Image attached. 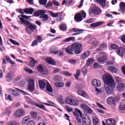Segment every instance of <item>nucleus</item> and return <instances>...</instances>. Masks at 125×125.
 I'll list each match as a JSON object with an SVG mask.
<instances>
[{"mask_svg": "<svg viewBox=\"0 0 125 125\" xmlns=\"http://www.w3.org/2000/svg\"><path fill=\"white\" fill-rule=\"evenodd\" d=\"M36 39L37 40L38 42H42V38L40 36H38L36 37Z\"/></svg>", "mask_w": 125, "mask_h": 125, "instance_id": "obj_59", "label": "nucleus"}, {"mask_svg": "<svg viewBox=\"0 0 125 125\" xmlns=\"http://www.w3.org/2000/svg\"><path fill=\"white\" fill-rule=\"evenodd\" d=\"M49 14L50 16L52 17H54L56 18V17H59V18H61L62 17V13H53L51 11H49Z\"/></svg>", "mask_w": 125, "mask_h": 125, "instance_id": "obj_18", "label": "nucleus"}, {"mask_svg": "<svg viewBox=\"0 0 125 125\" xmlns=\"http://www.w3.org/2000/svg\"><path fill=\"white\" fill-rule=\"evenodd\" d=\"M24 71H25V72H26L27 73H28V74H33V71L32 70V69H30L27 67H25L24 68Z\"/></svg>", "mask_w": 125, "mask_h": 125, "instance_id": "obj_51", "label": "nucleus"}, {"mask_svg": "<svg viewBox=\"0 0 125 125\" xmlns=\"http://www.w3.org/2000/svg\"><path fill=\"white\" fill-rule=\"evenodd\" d=\"M68 62L70 64H72V65H76V64H77V61H76V60H69Z\"/></svg>", "mask_w": 125, "mask_h": 125, "instance_id": "obj_53", "label": "nucleus"}, {"mask_svg": "<svg viewBox=\"0 0 125 125\" xmlns=\"http://www.w3.org/2000/svg\"><path fill=\"white\" fill-rule=\"evenodd\" d=\"M66 53L68 54L73 55V52L74 51V48L73 47V44L68 45L67 47L64 49Z\"/></svg>", "mask_w": 125, "mask_h": 125, "instance_id": "obj_13", "label": "nucleus"}, {"mask_svg": "<svg viewBox=\"0 0 125 125\" xmlns=\"http://www.w3.org/2000/svg\"><path fill=\"white\" fill-rule=\"evenodd\" d=\"M82 72L83 74H86L87 73V70H86V67L85 66H84L83 68H82Z\"/></svg>", "mask_w": 125, "mask_h": 125, "instance_id": "obj_62", "label": "nucleus"}, {"mask_svg": "<svg viewBox=\"0 0 125 125\" xmlns=\"http://www.w3.org/2000/svg\"><path fill=\"white\" fill-rule=\"evenodd\" d=\"M107 47V44H102L100 45L99 48L97 49V51H100V50H104Z\"/></svg>", "mask_w": 125, "mask_h": 125, "instance_id": "obj_31", "label": "nucleus"}, {"mask_svg": "<svg viewBox=\"0 0 125 125\" xmlns=\"http://www.w3.org/2000/svg\"><path fill=\"white\" fill-rule=\"evenodd\" d=\"M125 89V84L123 83H120L117 86L118 91H123Z\"/></svg>", "mask_w": 125, "mask_h": 125, "instance_id": "obj_27", "label": "nucleus"}, {"mask_svg": "<svg viewBox=\"0 0 125 125\" xmlns=\"http://www.w3.org/2000/svg\"><path fill=\"white\" fill-rule=\"evenodd\" d=\"M53 3L52 2H51V1H49L47 2V4L45 5L46 8H48L50 6H52V5Z\"/></svg>", "mask_w": 125, "mask_h": 125, "instance_id": "obj_58", "label": "nucleus"}, {"mask_svg": "<svg viewBox=\"0 0 125 125\" xmlns=\"http://www.w3.org/2000/svg\"><path fill=\"white\" fill-rule=\"evenodd\" d=\"M34 12V9L30 8L24 9V13L27 14H32Z\"/></svg>", "mask_w": 125, "mask_h": 125, "instance_id": "obj_30", "label": "nucleus"}, {"mask_svg": "<svg viewBox=\"0 0 125 125\" xmlns=\"http://www.w3.org/2000/svg\"><path fill=\"white\" fill-rule=\"evenodd\" d=\"M77 93L78 95H81L85 98H88V95L85 92H84V91L82 90H79L77 92Z\"/></svg>", "mask_w": 125, "mask_h": 125, "instance_id": "obj_23", "label": "nucleus"}, {"mask_svg": "<svg viewBox=\"0 0 125 125\" xmlns=\"http://www.w3.org/2000/svg\"><path fill=\"white\" fill-rule=\"evenodd\" d=\"M93 123L94 125H97L98 124V118L95 116L93 117Z\"/></svg>", "mask_w": 125, "mask_h": 125, "instance_id": "obj_46", "label": "nucleus"}, {"mask_svg": "<svg viewBox=\"0 0 125 125\" xmlns=\"http://www.w3.org/2000/svg\"><path fill=\"white\" fill-rule=\"evenodd\" d=\"M53 80L55 82H61V77L58 75L55 76L53 77Z\"/></svg>", "mask_w": 125, "mask_h": 125, "instance_id": "obj_39", "label": "nucleus"}, {"mask_svg": "<svg viewBox=\"0 0 125 125\" xmlns=\"http://www.w3.org/2000/svg\"><path fill=\"white\" fill-rule=\"evenodd\" d=\"M86 17V13L84 11H82L80 13H77L75 15L74 19L76 22H81L83 21V18Z\"/></svg>", "mask_w": 125, "mask_h": 125, "instance_id": "obj_7", "label": "nucleus"}, {"mask_svg": "<svg viewBox=\"0 0 125 125\" xmlns=\"http://www.w3.org/2000/svg\"><path fill=\"white\" fill-rule=\"evenodd\" d=\"M93 62H94V60L92 59H90L87 61V65L88 66H90V65H91V64H92Z\"/></svg>", "mask_w": 125, "mask_h": 125, "instance_id": "obj_48", "label": "nucleus"}, {"mask_svg": "<svg viewBox=\"0 0 125 125\" xmlns=\"http://www.w3.org/2000/svg\"><path fill=\"white\" fill-rule=\"evenodd\" d=\"M18 17L21 21V22L18 21L19 24H23L25 26H27L26 27L25 30L26 32L28 33V34L32 33V32H33V30H36V29H37V25L33 24L32 23H31V22L27 21V20H25L31 18V16H27L24 15H21V16H19ZM23 18H24V19Z\"/></svg>", "mask_w": 125, "mask_h": 125, "instance_id": "obj_2", "label": "nucleus"}, {"mask_svg": "<svg viewBox=\"0 0 125 125\" xmlns=\"http://www.w3.org/2000/svg\"><path fill=\"white\" fill-rule=\"evenodd\" d=\"M81 107L82 108V109H83V111H84V110L88 107L87 106V105H86V104H81Z\"/></svg>", "mask_w": 125, "mask_h": 125, "instance_id": "obj_55", "label": "nucleus"}, {"mask_svg": "<svg viewBox=\"0 0 125 125\" xmlns=\"http://www.w3.org/2000/svg\"><path fill=\"white\" fill-rule=\"evenodd\" d=\"M66 104L71 105V106H78L79 105V101L74 99L73 97L68 96L64 101Z\"/></svg>", "mask_w": 125, "mask_h": 125, "instance_id": "obj_4", "label": "nucleus"}, {"mask_svg": "<svg viewBox=\"0 0 125 125\" xmlns=\"http://www.w3.org/2000/svg\"><path fill=\"white\" fill-rule=\"evenodd\" d=\"M110 47L113 49H117V54L120 56V57H123L125 54V45L118 48V45L113 43L111 44Z\"/></svg>", "mask_w": 125, "mask_h": 125, "instance_id": "obj_3", "label": "nucleus"}, {"mask_svg": "<svg viewBox=\"0 0 125 125\" xmlns=\"http://www.w3.org/2000/svg\"><path fill=\"white\" fill-rule=\"evenodd\" d=\"M6 79L7 82H10V81L12 80V75H11V74H7L6 77Z\"/></svg>", "mask_w": 125, "mask_h": 125, "instance_id": "obj_47", "label": "nucleus"}, {"mask_svg": "<svg viewBox=\"0 0 125 125\" xmlns=\"http://www.w3.org/2000/svg\"><path fill=\"white\" fill-rule=\"evenodd\" d=\"M61 75H63V76H65V77H71L72 76V74L69 73L68 71H62L61 72Z\"/></svg>", "mask_w": 125, "mask_h": 125, "instance_id": "obj_36", "label": "nucleus"}, {"mask_svg": "<svg viewBox=\"0 0 125 125\" xmlns=\"http://www.w3.org/2000/svg\"><path fill=\"white\" fill-rule=\"evenodd\" d=\"M58 100L59 103H61V104H64V100H63V98L62 96H60L58 98Z\"/></svg>", "mask_w": 125, "mask_h": 125, "instance_id": "obj_52", "label": "nucleus"}, {"mask_svg": "<svg viewBox=\"0 0 125 125\" xmlns=\"http://www.w3.org/2000/svg\"><path fill=\"white\" fill-rule=\"evenodd\" d=\"M97 106L98 107V108H101V109H104V110H106V108L105 107H104L102 104H99V103H96Z\"/></svg>", "mask_w": 125, "mask_h": 125, "instance_id": "obj_54", "label": "nucleus"}, {"mask_svg": "<svg viewBox=\"0 0 125 125\" xmlns=\"http://www.w3.org/2000/svg\"><path fill=\"white\" fill-rule=\"evenodd\" d=\"M37 70L40 73L42 74V75H46L48 74V71H47L46 67L42 65L39 64L37 67Z\"/></svg>", "mask_w": 125, "mask_h": 125, "instance_id": "obj_9", "label": "nucleus"}, {"mask_svg": "<svg viewBox=\"0 0 125 125\" xmlns=\"http://www.w3.org/2000/svg\"><path fill=\"white\" fill-rule=\"evenodd\" d=\"M39 2L40 4L45 5V4H46V2H47V0H39Z\"/></svg>", "mask_w": 125, "mask_h": 125, "instance_id": "obj_49", "label": "nucleus"}, {"mask_svg": "<svg viewBox=\"0 0 125 125\" xmlns=\"http://www.w3.org/2000/svg\"><path fill=\"white\" fill-rule=\"evenodd\" d=\"M98 56L100 57L97 58V61L102 64H103V62L107 59L106 54H105V52H100Z\"/></svg>", "mask_w": 125, "mask_h": 125, "instance_id": "obj_10", "label": "nucleus"}, {"mask_svg": "<svg viewBox=\"0 0 125 125\" xmlns=\"http://www.w3.org/2000/svg\"><path fill=\"white\" fill-rule=\"evenodd\" d=\"M10 42H12V43H13L14 44H16V45H19L20 43L19 42L12 40V39H10Z\"/></svg>", "mask_w": 125, "mask_h": 125, "instance_id": "obj_57", "label": "nucleus"}, {"mask_svg": "<svg viewBox=\"0 0 125 125\" xmlns=\"http://www.w3.org/2000/svg\"><path fill=\"white\" fill-rule=\"evenodd\" d=\"M90 55V52L88 51H87L84 52L81 56L82 59H86L88 56Z\"/></svg>", "mask_w": 125, "mask_h": 125, "instance_id": "obj_25", "label": "nucleus"}, {"mask_svg": "<svg viewBox=\"0 0 125 125\" xmlns=\"http://www.w3.org/2000/svg\"><path fill=\"white\" fill-rule=\"evenodd\" d=\"M107 103L109 105H115L116 104V100L113 97H109L107 99Z\"/></svg>", "mask_w": 125, "mask_h": 125, "instance_id": "obj_14", "label": "nucleus"}, {"mask_svg": "<svg viewBox=\"0 0 125 125\" xmlns=\"http://www.w3.org/2000/svg\"><path fill=\"white\" fill-rule=\"evenodd\" d=\"M72 2L73 0H69L68 2V0H64L63 1H62V5H63V4H65V5H70Z\"/></svg>", "mask_w": 125, "mask_h": 125, "instance_id": "obj_37", "label": "nucleus"}, {"mask_svg": "<svg viewBox=\"0 0 125 125\" xmlns=\"http://www.w3.org/2000/svg\"><path fill=\"white\" fill-rule=\"evenodd\" d=\"M27 85V88L30 91L33 92L35 89V81L32 79L28 80Z\"/></svg>", "mask_w": 125, "mask_h": 125, "instance_id": "obj_11", "label": "nucleus"}, {"mask_svg": "<svg viewBox=\"0 0 125 125\" xmlns=\"http://www.w3.org/2000/svg\"><path fill=\"white\" fill-rule=\"evenodd\" d=\"M25 100L27 101L28 104H32V105H34V106H36L38 108H40V109H42L43 110H44V111L49 112L48 110L45 108V106H44V105L43 104H38L36 103L35 102H33V101H32V100L30 99V98H29L28 96L25 97Z\"/></svg>", "mask_w": 125, "mask_h": 125, "instance_id": "obj_5", "label": "nucleus"}, {"mask_svg": "<svg viewBox=\"0 0 125 125\" xmlns=\"http://www.w3.org/2000/svg\"><path fill=\"white\" fill-rule=\"evenodd\" d=\"M48 82L46 80H40L39 81V84L40 88L42 89L45 87V85H47Z\"/></svg>", "mask_w": 125, "mask_h": 125, "instance_id": "obj_15", "label": "nucleus"}, {"mask_svg": "<svg viewBox=\"0 0 125 125\" xmlns=\"http://www.w3.org/2000/svg\"><path fill=\"white\" fill-rule=\"evenodd\" d=\"M8 92L12 95L13 96L16 97L17 96H19L20 94L19 92L14 90L12 88H10L8 89Z\"/></svg>", "mask_w": 125, "mask_h": 125, "instance_id": "obj_16", "label": "nucleus"}, {"mask_svg": "<svg viewBox=\"0 0 125 125\" xmlns=\"http://www.w3.org/2000/svg\"><path fill=\"white\" fill-rule=\"evenodd\" d=\"M125 100L124 99L122 101L121 104L119 106L120 110L121 111H125Z\"/></svg>", "mask_w": 125, "mask_h": 125, "instance_id": "obj_28", "label": "nucleus"}, {"mask_svg": "<svg viewBox=\"0 0 125 125\" xmlns=\"http://www.w3.org/2000/svg\"><path fill=\"white\" fill-rule=\"evenodd\" d=\"M94 66V68H95V69H97L98 68H100V65H99L98 63H95L93 64Z\"/></svg>", "mask_w": 125, "mask_h": 125, "instance_id": "obj_63", "label": "nucleus"}, {"mask_svg": "<svg viewBox=\"0 0 125 125\" xmlns=\"http://www.w3.org/2000/svg\"><path fill=\"white\" fill-rule=\"evenodd\" d=\"M38 63V62L36 61H35V60H34V59L31 58V61L29 63L30 66H31V67H32V68H34L35 67V65H36V64Z\"/></svg>", "mask_w": 125, "mask_h": 125, "instance_id": "obj_32", "label": "nucleus"}, {"mask_svg": "<svg viewBox=\"0 0 125 125\" xmlns=\"http://www.w3.org/2000/svg\"><path fill=\"white\" fill-rule=\"evenodd\" d=\"M60 29L62 31H66V30H67V26H66L65 24H62L60 26Z\"/></svg>", "mask_w": 125, "mask_h": 125, "instance_id": "obj_43", "label": "nucleus"}, {"mask_svg": "<svg viewBox=\"0 0 125 125\" xmlns=\"http://www.w3.org/2000/svg\"><path fill=\"white\" fill-rule=\"evenodd\" d=\"M78 112L81 115V117L82 118V125H90L91 121L89 117L85 114L82 115V112L80 110H78Z\"/></svg>", "mask_w": 125, "mask_h": 125, "instance_id": "obj_6", "label": "nucleus"}, {"mask_svg": "<svg viewBox=\"0 0 125 125\" xmlns=\"http://www.w3.org/2000/svg\"><path fill=\"white\" fill-rule=\"evenodd\" d=\"M74 40H75L74 37H70L65 39L64 40V42H70V41H74Z\"/></svg>", "mask_w": 125, "mask_h": 125, "instance_id": "obj_45", "label": "nucleus"}, {"mask_svg": "<svg viewBox=\"0 0 125 125\" xmlns=\"http://www.w3.org/2000/svg\"><path fill=\"white\" fill-rule=\"evenodd\" d=\"M107 70L111 73H113V74L117 73V68L114 66H110L107 67Z\"/></svg>", "mask_w": 125, "mask_h": 125, "instance_id": "obj_24", "label": "nucleus"}, {"mask_svg": "<svg viewBox=\"0 0 125 125\" xmlns=\"http://www.w3.org/2000/svg\"><path fill=\"white\" fill-rule=\"evenodd\" d=\"M81 76V70L80 69H77L76 70V74L74 75V77L76 80H78L79 79V77Z\"/></svg>", "mask_w": 125, "mask_h": 125, "instance_id": "obj_38", "label": "nucleus"}, {"mask_svg": "<svg viewBox=\"0 0 125 125\" xmlns=\"http://www.w3.org/2000/svg\"><path fill=\"white\" fill-rule=\"evenodd\" d=\"M54 85L56 87H63L64 86V83L62 82L55 83Z\"/></svg>", "mask_w": 125, "mask_h": 125, "instance_id": "obj_34", "label": "nucleus"}, {"mask_svg": "<svg viewBox=\"0 0 125 125\" xmlns=\"http://www.w3.org/2000/svg\"><path fill=\"white\" fill-rule=\"evenodd\" d=\"M73 50L76 54H80L82 52L83 45L80 43H75L72 44Z\"/></svg>", "mask_w": 125, "mask_h": 125, "instance_id": "obj_8", "label": "nucleus"}, {"mask_svg": "<svg viewBox=\"0 0 125 125\" xmlns=\"http://www.w3.org/2000/svg\"><path fill=\"white\" fill-rule=\"evenodd\" d=\"M84 112H86V113H88V114H91V113H92V109L88 106L85 109Z\"/></svg>", "mask_w": 125, "mask_h": 125, "instance_id": "obj_50", "label": "nucleus"}, {"mask_svg": "<svg viewBox=\"0 0 125 125\" xmlns=\"http://www.w3.org/2000/svg\"><path fill=\"white\" fill-rule=\"evenodd\" d=\"M30 115L33 119H36L37 116H38V113L35 111H32L31 112Z\"/></svg>", "mask_w": 125, "mask_h": 125, "instance_id": "obj_44", "label": "nucleus"}, {"mask_svg": "<svg viewBox=\"0 0 125 125\" xmlns=\"http://www.w3.org/2000/svg\"><path fill=\"white\" fill-rule=\"evenodd\" d=\"M120 6L121 12L124 14L125 12V3L124 2L120 3Z\"/></svg>", "mask_w": 125, "mask_h": 125, "instance_id": "obj_26", "label": "nucleus"}, {"mask_svg": "<svg viewBox=\"0 0 125 125\" xmlns=\"http://www.w3.org/2000/svg\"><path fill=\"white\" fill-rule=\"evenodd\" d=\"M30 119H31V117L30 116L25 117L22 120V124L25 125V124H26V123H27V122H28V121H29Z\"/></svg>", "mask_w": 125, "mask_h": 125, "instance_id": "obj_40", "label": "nucleus"}, {"mask_svg": "<svg viewBox=\"0 0 125 125\" xmlns=\"http://www.w3.org/2000/svg\"><path fill=\"white\" fill-rule=\"evenodd\" d=\"M26 125H35V121L30 120L27 122Z\"/></svg>", "mask_w": 125, "mask_h": 125, "instance_id": "obj_60", "label": "nucleus"}, {"mask_svg": "<svg viewBox=\"0 0 125 125\" xmlns=\"http://www.w3.org/2000/svg\"><path fill=\"white\" fill-rule=\"evenodd\" d=\"M46 89L47 91H49V92H52V87H51V86H50L49 83H48L46 85Z\"/></svg>", "mask_w": 125, "mask_h": 125, "instance_id": "obj_41", "label": "nucleus"}, {"mask_svg": "<svg viewBox=\"0 0 125 125\" xmlns=\"http://www.w3.org/2000/svg\"><path fill=\"white\" fill-rule=\"evenodd\" d=\"M46 62L50 64V65H53V66H55L56 65V62L54 61V60L52 59L51 58H47L45 59Z\"/></svg>", "mask_w": 125, "mask_h": 125, "instance_id": "obj_19", "label": "nucleus"}, {"mask_svg": "<svg viewBox=\"0 0 125 125\" xmlns=\"http://www.w3.org/2000/svg\"><path fill=\"white\" fill-rule=\"evenodd\" d=\"M40 18L43 21H46L48 20V16L47 14H44L40 17Z\"/></svg>", "mask_w": 125, "mask_h": 125, "instance_id": "obj_35", "label": "nucleus"}, {"mask_svg": "<svg viewBox=\"0 0 125 125\" xmlns=\"http://www.w3.org/2000/svg\"><path fill=\"white\" fill-rule=\"evenodd\" d=\"M103 79L105 83L104 88L106 94H112L114 91V88L116 87V83L113 79V77L106 74L105 75L103 76Z\"/></svg>", "mask_w": 125, "mask_h": 125, "instance_id": "obj_1", "label": "nucleus"}, {"mask_svg": "<svg viewBox=\"0 0 125 125\" xmlns=\"http://www.w3.org/2000/svg\"><path fill=\"white\" fill-rule=\"evenodd\" d=\"M45 13V11L43 10H40L39 11H37L36 12H35L34 13V16H36V17H39L40 15H42V14H44Z\"/></svg>", "mask_w": 125, "mask_h": 125, "instance_id": "obj_22", "label": "nucleus"}, {"mask_svg": "<svg viewBox=\"0 0 125 125\" xmlns=\"http://www.w3.org/2000/svg\"><path fill=\"white\" fill-rule=\"evenodd\" d=\"M11 113V109L10 107H7L4 111V114L7 115L8 117L9 116V115H10Z\"/></svg>", "mask_w": 125, "mask_h": 125, "instance_id": "obj_33", "label": "nucleus"}, {"mask_svg": "<svg viewBox=\"0 0 125 125\" xmlns=\"http://www.w3.org/2000/svg\"><path fill=\"white\" fill-rule=\"evenodd\" d=\"M52 3L53 4H54V5H57V6H59V5H60V3H59L58 1L54 0L52 1Z\"/></svg>", "mask_w": 125, "mask_h": 125, "instance_id": "obj_61", "label": "nucleus"}, {"mask_svg": "<svg viewBox=\"0 0 125 125\" xmlns=\"http://www.w3.org/2000/svg\"><path fill=\"white\" fill-rule=\"evenodd\" d=\"M104 24V22L102 21H99V22H94L93 23H91L90 26L92 28H95V27H99V26H101Z\"/></svg>", "mask_w": 125, "mask_h": 125, "instance_id": "obj_21", "label": "nucleus"}, {"mask_svg": "<svg viewBox=\"0 0 125 125\" xmlns=\"http://www.w3.org/2000/svg\"><path fill=\"white\" fill-rule=\"evenodd\" d=\"M97 2L100 4L102 7H104L106 4V0H96Z\"/></svg>", "mask_w": 125, "mask_h": 125, "instance_id": "obj_29", "label": "nucleus"}, {"mask_svg": "<svg viewBox=\"0 0 125 125\" xmlns=\"http://www.w3.org/2000/svg\"><path fill=\"white\" fill-rule=\"evenodd\" d=\"M121 40L123 42H125V35L121 36Z\"/></svg>", "mask_w": 125, "mask_h": 125, "instance_id": "obj_64", "label": "nucleus"}, {"mask_svg": "<svg viewBox=\"0 0 125 125\" xmlns=\"http://www.w3.org/2000/svg\"><path fill=\"white\" fill-rule=\"evenodd\" d=\"M72 31L74 33H78V32H84V30L80 29V28L78 29L77 28H74L72 29Z\"/></svg>", "mask_w": 125, "mask_h": 125, "instance_id": "obj_42", "label": "nucleus"}, {"mask_svg": "<svg viewBox=\"0 0 125 125\" xmlns=\"http://www.w3.org/2000/svg\"><path fill=\"white\" fill-rule=\"evenodd\" d=\"M25 115V110L24 109H19L17 110L14 114L16 118H21L22 116Z\"/></svg>", "mask_w": 125, "mask_h": 125, "instance_id": "obj_12", "label": "nucleus"}, {"mask_svg": "<svg viewBox=\"0 0 125 125\" xmlns=\"http://www.w3.org/2000/svg\"><path fill=\"white\" fill-rule=\"evenodd\" d=\"M91 13H93L95 15H97L101 13V9L98 7H94L92 10L91 11Z\"/></svg>", "mask_w": 125, "mask_h": 125, "instance_id": "obj_17", "label": "nucleus"}, {"mask_svg": "<svg viewBox=\"0 0 125 125\" xmlns=\"http://www.w3.org/2000/svg\"><path fill=\"white\" fill-rule=\"evenodd\" d=\"M61 69L56 68L53 71V74H57V73H59V72H61Z\"/></svg>", "mask_w": 125, "mask_h": 125, "instance_id": "obj_56", "label": "nucleus"}, {"mask_svg": "<svg viewBox=\"0 0 125 125\" xmlns=\"http://www.w3.org/2000/svg\"><path fill=\"white\" fill-rule=\"evenodd\" d=\"M92 84L93 86H95V87H98L101 85V82L99 80L95 79L92 81Z\"/></svg>", "mask_w": 125, "mask_h": 125, "instance_id": "obj_20", "label": "nucleus"}]
</instances>
